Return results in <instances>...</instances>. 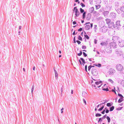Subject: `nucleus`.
<instances>
[{
  "mask_svg": "<svg viewBox=\"0 0 124 124\" xmlns=\"http://www.w3.org/2000/svg\"><path fill=\"white\" fill-rule=\"evenodd\" d=\"M105 48V51L107 53H111L112 52L111 47L109 44L107 45Z\"/></svg>",
  "mask_w": 124,
  "mask_h": 124,
  "instance_id": "obj_1",
  "label": "nucleus"
},
{
  "mask_svg": "<svg viewBox=\"0 0 124 124\" xmlns=\"http://www.w3.org/2000/svg\"><path fill=\"white\" fill-rule=\"evenodd\" d=\"M116 68L118 70L121 72L124 70L123 66L120 64H117L116 66Z\"/></svg>",
  "mask_w": 124,
  "mask_h": 124,
  "instance_id": "obj_2",
  "label": "nucleus"
},
{
  "mask_svg": "<svg viewBox=\"0 0 124 124\" xmlns=\"http://www.w3.org/2000/svg\"><path fill=\"white\" fill-rule=\"evenodd\" d=\"M91 72L92 75L94 76H97L98 73V71L94 67L92 68Z\"/></svg>",
  "mask_w": 124,
  "mask_h": 124,
  "instance_id": "obj_3",
  "label": "nucleus"
},
{
  "mask_svg": "<svg viewBox=\"0 0 124 124\" xmlns=\"http://www.w3.org/2000/svg\"><path fill=\"white\" fill-rule=\"evenodd\" d=\"M108 30V28L105 26H103L100 29V31L101 32H102L103 33H104L106 32Z\"/></svg>",
  "mask_w": 124,
  "mask_h": 124,
  "instance_id": "obj_4",
  "label": "nucleus"
},
{
  "mask_svg": "<svg viewBox=\"0 0 124 124\" xmlns=\"http://www.w3.org/2000/svg\"><path fill=\"white\" fill-rule=\"evenodd\" d=\"M116 53L118 55H119L120 56H122L123 54L122 51L119 49H116Z\"/></svg>",
  "mask_w": 124,
  "mask_h": 124,
  "instance_id": "obj_5",
  "label": "nucleus"
},
{
  "mask_svg": "<svg viewBox=\"0 0 124 124\" xmlns=\"http://www.w3.org/2000/svg\"><path fill=\"white\" fill-rule=\"evenodd\" d=\"M118 44L119 46L123 47L124 46V41L122 39H120L118 42Z\"/></svg>",
  "mask_w": 124,
  "mask_h": 124,
  "instance_id": "obj_6",
  "label": "nucleus"
},
{
  "mask_svg": "<svg viewBox=\"0 0 124 124\" xmlns=\"http://www.w3.org/2000/svg\"><path fill=\"white\" fill-rule=\"evenodd\" d=\"M112 40H113V42L115 43H116L117 41L118 42V41L120 39V38L116 36H114L112 37Z\"/></svg>",
  "mask_w": 124,
  "mask_h": 124,
  "instance_id": "obj_7",
  "label": "nucleus"
},
{
  "mask_svg": "<svg viewBox=\"0 0 124 124\" xmlns=\"http://www.w3.org/2000/svg\"><path fill=\"white\" fill-rule=\"evenodd\" d=\"M102 82L101 81H96L95 82V85H96L97 87L99 88L102 85Z\"/></svg>",
  "mask_w": 124,
  "mask_h": 124,
  "instance_id": "obj_8",
  "label": "nucleus"
},
{
  "mask_svg": "<svg viewBox=\"0 0 124 124\" xmlns=\"http://www.w3.org/2000/svg\"><path fill=\"white\" fill-rule=\"evenodd\" d=\"M116 72L115 70L112 68H110L108 72L110 75H112Z\"/></svg>",
  "mask_w": 124,
  "mask_h": 124,
  "instance_id": "obj_9",
  "label": "nucleus"
},
{
  "mask_svg": "<svg viewBox=\"0 0 124 124\" xmlns=\"http://www.w3.org/2000/svg\"><path fill=\"white\" fill-rule=\"evenodd\" d=\"M122 25L120 23V21H117L116 23V25L115 26L116 27L117 29L119 28Z\"/></svg>",
  "mask_w": 124,
  "mask_h": 124,
  "instance_id": "obj_10",
  "label": "nucleus"
},
{
  "mask_svg": "<svg viewBox=\"0 0 124 124\" xmlns=\"http://www.w3.org/2000/svg\"><path fill=\"white\" fill-rule=\"evenodd\" d=\"M109 45L111 47L112 46L114 48H116V43L114 42H112L110 43Z\"/></svg>",
  "mask_w": 124,
  "mask_h": 124,
  "instance_id": "obj_11",
  "label": "nucleus"
},
{
  "mask_svg": "<svg viewBox=\"0 0 124 124\" xmlns=\"http://www.w3.org/2000/svg\"><path fill=\"white\" fill-rule=\"evenodd\" d=\"M108 25L109 27V28H111L113 26L115 28H116V26H115V25L114 24V22H111V21L109 24H108Z\"/></svg>",
  "mask_w": 124,
  "mask_h": 124,
  "instance_id": "obj_12",
  "label": "nucleus"
},
{
  "mask_svg": "<svg viewBox=\"0 0 124 124\" xmlns=\"http://www.w3.org/2000/svg\"><path fill=\"white\" fill-rule=\"evenodd\" d=\"M116 14L114 13H111L110 15V17L113 19L115 18L116 17Z\"/></svg>",
  "mask_w": 124,
  "mask_h": 124,
  "instance_id": "obj_13",
  "label": "nucleus"
},
{
  "mask_svg": "<svg viewBox=\"0 0 124 124\" xmlns=\"http://www.w3.org/2000/svg\"><path fill=\"white\" fill-rule=\"evenodd\" d=\"M75 13V17H78L79 16V14H80V13L78 11V9H77L74 12Z\"/></svg>",
  "mask_w": 124,
  "mask_h": 124,
  "instance_id": "obj_14",
  "label": "nucleus"
},
{
  "mask_svg": "<svg viewBox=\"0 0 124 124\" xmlns=\"http://www.w3.org/2000/svg\"><path fill=\"white\" fill-rule=\"evenodd\" d=\"M91 16V15L90 13H88L86 16V19L88 20L90 19Z\"/></svg>",
  "mask_w": 124,
  "mask_h": 124,
  "instance_id": "obj_15",
  "label": "nucleus"
},
{
  "mask_svg": "<svg viewBox=\"0 0 124 124\" xmlns=\"http://www.w3.org/2000/svg\"><path fill=\"white\" fill-rule=\"evenodd\" d=\"M94 10V8L93 7L90 8L89 9V12L91 13H93V11Z\"/></svg>",
  "mask_w": 124,
  "mask_h": 124,
  "instance_id": "obj_16",
  "label": "nucleus"
},
{
  "mask_svg": "<svg viewBox=\"0 0 124 124\" xmlns=\"http://www.w3.org/2000/svg\"><path fill=\"white\" fill-rule=\"evenodd\" d=\"M120 10L121 11L124 12V3L123 4L122 6L120 7Z\"/></svg>",
  "mask_w": 124,
  "mask_h": 124,
  "instance_id": "obj_17",
  "label": "nucleus"
},
{
  "mask_svg": "<svg viewBox=\"0 0 124 124\" xmlns=\"http://www.w3.org/2000/svg\"><path fill=\"white\" fill-rule=\"evenodd\" d=\"M90 26L89 25H87L85 27V29L86 30H88L90 29Z\"/></svg>",
  "mask_w": 124,
  "mask_h": 124,
  "instance_id": "obj_18",
  "label": "nucleus"
},
{
  "mask_svg": "<svg viewBox=\"0 0 124 124\" xmlns=\"http://www.w3.org/2000/svg\"><path fill=\"white\" fill-rule=\"evenodd\" d=\"M54 72L55 77H56V79H57L58 78V73L57 71L55 70H54Z\"/></svg>",
  "mask_w": 124,
  "mask_h": 124,
  "instance_id": "obj_19",
  "label": "nucleus"
},
{
  "mask_svg": "<svg viewBox=\"0 0 124 124\" xmlns=\"http://www.w3.org/2000/svg\"><path fill=\"white\" fill-rule=\"evenodd\" d=\"M109 12L108 11H105L103 12V14L104 15V16H105L108 14Z\"/></svg>",
  "mask_w": 124,
  "mask_h": 124,
  "instance_id": "obj_20",
  "label": "nucleus"
},
{
  "mask_svg": "<svg viewBox=\"0 0 124 124\" xmlns=\"http://www.w3.org/2000/svg\"><path fill=\"white\" fill-rule=\"evenodd\" d=\"M106 21L108 25V24H109L110 23L111 21L110 19H106Z\"/></svg>",
  "mask_w": 124,
  "mask_h": 124,
  "instance_id": "obj_21",
  "label": "nucleus"
},
{
  "mask_svg": "<svg viewBox=\"0 0 124 124\" xmlns=\"http://www.w3.org/2000/svg\"><path fill=\"white\" fill-rule=\"evenodd\" d=\"M93 67V68L94 67V66L91 65H90L88 67V70L90 71V70L91 68Z\"/></svg>",
  "mask_w": 124,
  "mask_h": 124,
  "instance_id": "obj_22",
  "label": "nucleus"
},
{
  "mask_svg": "<svg viewBox=\"0 0 124 124\" xmlns=\"http://www.w3.org/2000/svg\"><path fill=\"white\" fill-rule=\"evenodd\" d=\"M114 109V106H112L110 108L109 111H112Z\"/></svg>",
  "mask_w": 124,
  "mask_h": 124,
  "instance_id": "obj_23",
  "label": "nucleus"
},
{
  "mask_svg": "<svg viewBox=\"0 0 124 124\" xmlns=\"http://www.w3.org/2000/svg\"><path fill=\"white\" fill-rule=\"evenodd\" d=\"M86 13V12H84L83 13V15H82V18L83 19H84L85 18V16Z\"/></svg>",
  "mask_w": 124,
  "mask_h": 124,
  "instance_id": "obj_24",
  "label": "nucleus"
},
{
  "mask_svg": "<svg viewBox=\"0 0 124 124\" xmlns=\"http://www.w3.org/2000/svg\"><path fill=\"white\" fill-rule=\"evenodd\" d=\"M123 100V98H120L119 99L118 102L119 103H120L122 102Z\"/></svg>",
  "mask_w": 124,
  "mask_h": 124,
  "instance_id": "obj_25",
  "label": "nucleus"
},
{
  "mask_svg": "<svg viewBox=\"0 0 124 124\" xmlns=\"http://www.w3.org/2000/svg\"><path fill=\"white\" fill-rule=\"evenodd\" d=\"M104 107V106L102 105L100 108H99V109H98V110L99 111H100L102 110L103 109V108Z\"/></svg>",
  "mask_w": 124,
  "mask_h": 124,
  "instance_id": "obj_26",
  "label": "nucleus"
},
{
  "mask_svg": "<svg viewBox=\"0 0 124 124\" xmlns=\"http://www.w3.org/2000/svg\"><path fill=\"white\" fill-rule=\"evenodd\" d=\"M87 94L86 93L85 91H83L82 92V95L83 97H85V95Z\"/></svg>",
  "mask_w": 124,
  "mask_h": 124,
  "instance_id": "obj_27",
  "label": "nucleus"
},
{
  "mask_svg": "<svg viewBox=\"0 0 124 124\" xmlns=\"http://www.w3.org/2000/svg\"><path fill=\"white\" fill-rule=\"evenodd\" d=\"M112 104L113 103L111 104L110 103H108L106 105L108 107H110L112 105Z\"/></svg>",
  "mask_w": 124,
  "mask_h": 124,
  "instance_id": "obj_28",
  "label": "nucleus"
},
{
  "mask_svg": "<svg viewBox=\"0 0 124 124\" xmlns=\"http://www.w3.org/2000/svg\"><path fill=\"white\" fill-rule=\"evenodd\" d=\"M80 60H81L83 63L85 64V62L84 59L83 58H80Z\"/></svg>",
  "mask_w": 124,
  "mask_h": 124,
  "instance_id": "obj_29",
  "label": "nucleus"
},
{
  "mask_svg": "<svg viewBox=\"0 0 124 124\" xmlns=\"http://www.w3.org/2000/svg\"><path fill=\"white\" fill-rule=\"evenodd\" d=\"M93 81L92 80V81H91V83L92 84V86H93V87H94L95 88V89H96L97 88H96V86H95V84H94V85H93Z\"/></svg>",
  "mask_w": 124,
  "mask_h": 124,
  "instance_id": "obj_30",
  "label": "nucleus"
},
{
  "mask_svg": "<svg viewBox=\"0 0 124 124\" xmlns=\"http://www.w3.org/2000/svg\"><path fill=\"white\" fill-rule=\"evenodd\" d=\"M118 95L120 97V98H124V97L122 94L119 93H118Z\"/></svg>",
  "mask_w": 124,
  "mask_h": 124,
  "instance_id": "obj_31",
  "label": "nucleus"
},
{
  "mask_svg": "<svg viewBox=\"0 0 124 124\" xmlns=\"http://www.w3.org/2000/svg\"><path fill=\"white\" fill-rule=\"evenodd\" d=\"M101 116V115L100 114L97 113L96 114L95 116L96 117L100 116Z\"/></svg>",
  "mask_w": 124,
  "mask_h": 124,
  "instance_id": "obj_32",
  "label": "nucleus"
},
{
  "mask_svg": "<svg viewBox=\"0 0 124 124\" xmlns=\"http://www.w3.org/2000/svg\"><path fill=\"white\" fill-rule=\"evenodd\" d=\"M80 11L81 13H83L84 12V9H83L82 8H80Z\"/></svg>",
  "mask_w": 124,
  "mask_h": 124,
  "instance_id": "obj_33",
  "label": "nucleus"
},
{
  "mask_svg": "<svg viewBox=\"0 0 124 124\" xmlns=\"http://www.w3.org/2000/svg\"><path fill=\"white\" fill-rule=\"evenodd\" d=\"M106 118L107 119L108 123H109L110 122V118L108 116H107L106 117Z\"/></svg>",
  "mask_w": 124,
  "mask_h": 124,
  "instance_id": "obj_34",
  "label": "nucleus"
},
{
  "mask_svg": "<svg viewBox=\"0 0 124 124\" xmlns=\"http://www.w3.org/2000/svg\"><path fill=\"white\" fill-rule=\"evenodd\" d=\"M85 37L87 39H89V37L87 35H84Z\"/></svg>",
  "mask_w": 124,
  "mask_h": 124,
  "instance_id": "obj_35",
  "label": "nucleus"
},
{
  "mask_svg": "<svg viewBox=\"0 0 124 124\" xmlns=\"http://www.w3.org/2000/svg\"><path fill=\"white\" fill-rule=\"evenodd\" d=\"M100 44L102 46L106 45V43L104 42H102Z\"/></svg>",
  "mask_w": 124,
  "mask_h": 124,
  "instance_id": "obj_36",
  "label": "nucleus"
},
{
  "mask_svg": "<svg viewBox=\"0 0 124 124\" xmlns=\"http://www.w3.org/2000/svg\"><path fill=\"white\" fill-rule=\"evenodd\" d=\"M116 10L117 11V12L119 14H120L121 13V12L120 11V9H116Z\"/></svg>",
  "mask_w": 124,
  "mask_h": 124,
  "instance_id": "obj_37",
  "label": "nucleus"
},
{
  "mask_svg": "<svg viewBox=\"0 0 124 124\" xmlns=\"http://www.w3.org/2000/svg\"><path fill=\"white\" fill-rule=\"evenodd\" d=\"M95 6L96 8V9H99L100 7L101 6L100 5H95Z\"/></svg>",
  "mask_w": 124,
  "mask_h": 124,
  "instance_id": "obj_38",
  "label": "nucleus"
},
{
  "mask_svg": "<svg viewBox=\"0 0 124 124\" xmlns=\"http://www.w3.org/2000/svg\"><path fill=\"white\" fill-rule=\"evenodd\" d=\"M34 89V85L33 84L32 86V88H31V93H33V91Z\"/></svg>",
  "mask_w": 124,
  "mask_h": 124,
  "instance_id": "obj_39",
  "label": "nucleus"
},
{
  "mask_svg": "<svg viewBox=\"0 0 124 124\" xmlns=\"http://www.w3.org/2000/svg\"><path fill=\"white\" fill-rule=\"evenodd\" d=\"M78 39L82 41V38L81 37L80 35H79L78 37Z\"/></svg>",
  "mask_w": 124,
  "mask_h": 124,
  "instance_id": "obj_40",
  "label": "nucleus"
},
{
  "mask_svg": "<svg viewBox=\"0 0 124 124\" xmlns=\"http://www.w3.org/2000/svg\"><path fill=\"white\" fill-rule=\"evenodd\" d=\"M82 54V52L81 51H80V53H78L77 54V55L78 56H81Z\"/></svg>",
  "mask_w": 124,
  "mask_h": 124,
  "instance_id": "obj_41",
  "label": "nucleus"
},
{
  "mask_svg": "<svg viewBox=\"0 0 124 124\" xmlns=\"http://www.w3.org/2000/svg\"><path fill=\"white\" fill-rule=\"evenodd\" d=\"M109 81L111 83L113 84L114 83V82L112 79H108Z\"/></svg>",
  "mask_w": 124,
  "mask_h": 124,
  "instance_id": "obj_42",
  "label": "nucleus"
},
{
  "mask_svg": "<svg viewBox=\"0 0 124 124\" xmlns=\"http://www.w3.org/2000/svg\"><path fill=\"white\" fill-rule=\"evenodd\" d=\"M102 90H103L105 91H108L109 90L108 88H103Z\"/></svg>",
  "mask_w": 124,
  "mask_h": 124,
  "instance_id": "obj_43",
  "label": "nucleus"
},
{
  "mask_svg": "<svg viewBox=\"0 0 124 124\" xmlns=\"http://www.w3.org/2000/svg\"><path fill=\"white\" fill-rule=\"evenodd\" d=\"M101 64L99 63H98V64H97V65H96V66H98L99 67H101Z\"/></svg>",
  "mask_w": 124,
  "mask_h": 124,
  "instance_id": "obj_44",
  "label": "nucleus"
},
{
  "mask_svg": "<svg viewBox=\"0 0 124 124\" xmlns=\"http://www.w3.org/2000/svg\"><path fill=\"white\" fill-rule=\"evenodd\" d=\"M83 54L84 57H86L87 56V54L84 52H83Z\"/></svg>",
  "mask_w": 124,
  "mask_h": 124,
  "instance_id": "obj_45",
  "label": "nucleus"
},
{
  "mask_svg": "<svg viewBox=\"0 0 124 124\" xmlns=\"http://www.w3.org/2000/svg\"><path fill=\"white\" fill-rule=\"evenodd\" d=\"M80 5L82 7H85V6L84 4L83 3H81Z\"/></svg>",
  "mask_w": 124,
  "mask_h": 124,
  "instance_id": "obj_46",
  "label": "nucleus"
},
{
  "mask_svg": "<svg viewBox=\"0 0 124 124\" xmlns=\"http://www.w3.org/2000/svg\"><path fill=\"white\" fill-rule=\"evenodd\" d=\"M102 118H99V120L98 121V122L99 123V122H101L102 121Z\"/></svg>",
  "mask_w": 124,
  "mask_h": 124,
  "instance_id": "obj_47",
  "label": "nucleus"
},
{
  "mask_svg": "<svg viewBox=\"0 0 124 124\" xmlns=\"http://www.w3.org/2000/svg\"><path fill=\"white\" fill-rule=\"evenodd\" d=\"M78 9L77 8V7H75L74 8L73 10V12H75L76 10Z\"/></svg>",
  "mask_w": 124,
  "mask_h": 124,
  "instance_id": "obj_48",
  "label": "nucleus"
},
{
  "mask_svg": "<svg viewBox=\"0 0 124 124\" xmlns=\"http://www.w3.org/2000/svg\"><path fill=\"white\" fill-rule=\"evenodd\" d=\"M87 65H86L85 66V71L86 72H87Z\"/></svg>",
  "mask_w": 124,
  "mask_h": 124,
  "instance_id": "obj_49",
  "label": "nucleus"
},
{
  "mask_svg": "<svg viewBox=\"0 0 124 124\" xmlns=\"http://www.w3.org/2000/svg\"><path fill=\"white\" fill-rule=\"evenodd\" d=\"M82 48L83 49H86V47L85 46H82Z\"/></svg>",
  "mask_w": 124,
  "mask_h": 124,
  "instance_id": "obj_50",
  "label": "nucleus"
},
{
  "mask_svg": "<svg viewBox=\"0 0 124 124\" xmlns=\"http://www.w3.org/2000/svg\"><path fill=\"white\" fill-rule=\"evenodd\" d=\"M76 42L78 43V44H80L81 43V42L79 40H76Z\"/></svg>",
  "mask_w": 124,
  "mask_h": 124,
  "instance_id": "obj_51",
  "label": "nucleus"
},
{
  "mask_svg": "<svg viewBox=\"0 0 124 124\" xmlns=\"http://www.w3.org/2000/svg\"><path fill=\"white\" fill-rule=\"evenodd\" d=\"M107 115L106 114L104 116H103L102 117V118L103 119H105L106 117V116Z\"/></svg>",
  "mask_w": 124,
  "mask_h": 124,
  "instance_id": "obj_52",
  "label": "nucleus"
},
{
  "mask_svg": "<svg viewBox=\"0 0 124 124\" xmlns=\"http://www.w3.org/2000/svg\"><path fill=\"white\" fill-rule=\"evenodd\" d=\"M112 91L113 92H115L116 90L115 88V87H114V89H112Z\"/></svg>",
  "mask_w": 124,
  "mask_h": 124,
  "instance_id": "obj_53",
  "label": "nucleus"
},
{
  "mask_svg": "<svg viewBox=\"0 0 124 124\" xmlns=\"http://www.w3.org/2000/svg\"><path fill=\"white\" fill-rule=\"evenodd\" d=\"M105 110L104 109L103 111L101 112V113L102 114H104L105 113Z\"/></svg>",
  "mask_w": 124,
  "mask_h": 124,
  "instance_id": "obj_54",
  "label": "nucleus"
},
{
  "mask_svg": "<svg viewBox=\"0 0 124 124\" xmlns=\"http://www.w3.org/2000/svg\"><path fill=\"white\" fill-rule=\"evenodd\" d=\"M82 30V28H80L78 30V31H81Z\"/></svg>",
  "mask_w": 124,
  "mask_h": 124,
  "instance_id": "obj_55",
  "label": "nucleus"
},
{
  "mask_svg": "<svg viewBox=\"0 0 124 124\" xmlns=\"http://www.w3.org/2000/svg\"><path fill=\"white\" fill-rule=\"evenodd\" d=\"M83 102L85 103V105L86 104V103L85 100L84 99H83Z\"/></svg>",
  "mask_w": 124,
  "mask_h": 124,
  "instance_id": "obj_56",
  "label": "nucleus"
},
{
  "mask_svg": "<svg viewBox=\"0 0 124 124\" xmlns=\"http://www.w3.org/2000/svg\"><path fill=\"white\" fill-rule=\"evenodd\" d=\"M105 111V112L106 113H108L109 112V110L108 109H106V110Z\"/></svg>",
  "mask_w": 124,
  "mask_h": 124,
  "instance_id": "obj_57",
  "label": "nucleus"
},
{
  "mask_svg": "<svg viewBox=\"0 0 124 124\" xmlns=\"http://www.w3.org/2000/svg\"><path fill=\"white\" fill-rule=\"evenodd\" d=\"M73 41H74V43H76V39H75V36L74 37V38L73 39Z\"/></svg>",
  "mask_w": 124,
  "mask_h": 124,
  "instance_id": "obj_58",
  "label": "nucleus"
},
{
  "mask_svg": "<svg viewBox=\"0 0 124 124\" xmlns=\"http://www.w3.org/2000/svg\"><path fill=\"white\" fill-rule=\"evenodd\" d=\"M97 40L96 39H94V43L95 44L97 43Z\"/></svg>",
  "mask_w": 124,
  "mask_h": 124,
  "instance_id": "obj_59",
  "label": "nucleus"
},
{
  "mask_svg": "<svg viewBox=\"0 0 124 124\" xmlns=\"http://www.w3.org/2000/svg\"><path fill=\"white\" fill-rule=\"evenodd\" d=\"M89 1L91 4H93V0H90Z\"/></svg>",
  "mask_w": 124,
  "mask_h": 124,
  "instance_id": "obj_60",
  "label": "nucleus"
},
{
  "mask_svg": "<svg viewBox=\"0 0 124 124\" xmlns=\"http://www.w3.org/2000/svg\"><path fill=\"white\" fill-rule=\"evenodd\" d=\"M77 32L76 33H75V31H74V32H73V33H72V34H73V35H76V34H77Z\"/></svg>",
  "mask_w": 124,
  "mask_h": 124,
  "instance_id": "obj_61",
  "label": "nucleus"
},
{
  "mask_svg": "<svg viewBox=\"0 0 124 124\" xmlns=\"http://www.w3.org/2000/svg\"><path fill=\"white\" fill-rule=\"evenodd\" d=\"M72 23L73 25H75L77 23L76 21H74Z\"/></svg>",
  "mask_w": 124,
  "mask_h": 124,
  "instance_id": "obj_62",
  "label": "nucleus"
},
{
  "mask_svg": "<svg viewBox=\"0 0 124 124\" xmlns=\"http://www.w3.org/2000/svg\"><path fill=\"white\" fill-rule=\"evenodd\" d=\"M121 16L123 17H124V12L122 14Z\"/></svg>",
  "mask_w": 124,
  "mask_h": 124,
  "instance_id": "obj_63",
  "label": "nucleus"
},
{
  "mask_svg": "<svg viewBox=\"0 0 124 124\" xmlns=\"http://www.w3.org/2000/svg\"><path fill=\"white\" fill-rule=\"evenodd\" d=\"M94 28L95 29H97V26L96 25H94Z\"/></svg>",
  "mask_w": 124,
  "mask_h": 124,
  "instance_id": "obj_64",
  "label": "nucleus"
}]
</instances>
